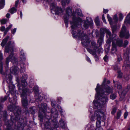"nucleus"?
I'll use <instances>...</instances> for the list:
<instances>
[{"mask_svg": "<svg viewBox=\"0 0 130 130\" xmlns=\"http://www.w3.org/2000/svg\"><path fill=\"white\" fill-rule=\"evenodd\" d=\"M14 108H12V110H10V111H13L15 117L13 116L11 117V121L6 120L5 121V125L7 127L11 126L14 123L17 122L18 124V129L19 130H23L24 126L26 125V119H20V115L21 113L20 110L18 108V107L14 106Z\"/></svg>", "mask_w": 130, "mask_h": 130, "instance_id": "obj_1", "label": "nucleus"}, {"mask_svg": "<svg viewBox=\"0 0 130 130\" xmlns=\"http://www.w3.org/2000/svg\"><path fill=\"white\" fill-rule=\"evenodd\" d=\"M66 15L63 16V18L64 19V22L67 27H68V18L71 15L72 16V21L70 22L71 27L73 30L72 32V35H73V33L74 31H75L76 34L79 31H82L78 29V28L80 25L81 26L80 23L82 21V19L79 18H77L75 14L72 13L71 8L69 7L66 8Z\"/></svg>", "mask_w": 130, "mask_h": 130, "instance_id": "obj_2", "label": "nucleus"}, {"mask_svg": "<svg viewBox=\"0 0 130 130\" xmlns=\"http://www.w3.org/2000/svg\"><path fill=\"white\" fill-rule=\"evenodd\" d=\"M9 38V36H8L4 39L1 43V45L4 47L6 44L5 47V51L6 53H11L9 56L7 58L6 62V66L7 68L9 62L11 61L12 62H14L17 60L13 56V52L14 47V43H11L10 41H9L6 44V43Z\"/></svg>", "mask_w": 130, "mask_h": 130, "instance_id": "obj_3", "label": "nucleus"}, {"mask_svg": "<svg viewBox=\"0 0 130 130\" xmlns=\"http://www.w3.org/2000/svg\"><path fill=\"white\" fill-rule=\"evenodd\" d=\"M73 37L78 38L79 39H80L82 41L83 45L85 47H92L94 50H96L98 47L96 46L95 42L92 41L91 42V45H90V41L88 36L85 34L83 31L78 32L76 34L75 31H74L73 33Z\"/></svg>", "mask_w": 130, "mask_h": 130, "instance_id": "obj_4", "label": "nucleus"}, {"mask_svg": "<svg viewBox=\"0 0 130 130\" xmlns=\"http://www.w3.org/2000/svg\"><path fill=\"white\" fill-rule=\"evenodd\" d=\"M98 85L99 84H98L95 89L97 94L95 95V99L97 101L95 100L93 102L94 105L96 107H98L99 106H100L101 105H104L108 101L107 96L104 94L105 92L106 93V91L105 92L104 90H99L98 88Z\"/></svg>", "mask_w": 130, "mask_h": 130, "instance_id": "obj_5", "label": "nucleus"}, {"mask_svg": "<svg viewBox=\"0 0 130 130\" xmlns=\"http://www.w3.org/2000/svg\"><path fill=\"white\" fill-rule=\"evenodd\" d=\"M41 108L39 109V112L38 114V117L40 118V121L42 122L43 119L45 118L48 119L50 118V113L45 112V110L47 107L46 104L45 103H42L41 104Z\"/></svg>", "mask_w": 130, "mask_h": 130, "instance_id": "obj_6", "label": "nucleus"}, {"mask_svg": "<svg viewBox=\"0 0 130 130\" xmlns=\"http://www.w3.org/2000/svg\"><path fill=\"white\" fill-rule=\"evenodd\" d=\"M19 91L21 93L23 105L26 107L28 105L27 95L28 93V90L26 89H22L20 87H19Z\"/></svg>", "mask_w": 130, "mask_h": 130, "instance_id": "obj_7", "label": "nucleus"}, {"mask_svg": "<svg viewBox=\"0 0 130 130\" xmlns=\"http://www.w3.org/2000/svg\"><path fill=\"white\" fill-rule=\"evenodd\" d=\"M106 79L105 78L102 84L100 87H99V85H98V88L99 90L104 91L105 92L106 91V93L109 94L112 92V89L110 88L109 86L106 85V84H109L110 83V81L108 80H107L106 83Z\"/></svg>", "mask_w": 130, "mask_h": 130, "instance_id": "obj_8", "label": "nucleus"}, {"mask_svg": "<svg viewBox=\"0 0 130 130\" xmlns=\"http://www.w3.org/2000/svg\"><path fill=\"white\" fill-rule=\"evenodd\" d=\"M103 116V113L101 112L98 110L95 111L94 113V118L93 117H91V120L92 121H94V119L97 120L96 123V126L97 127H99L101 126V120L102 118V117Z\"/></svg>", "mask_w": 130, "mask_h": 130, "instance_id": "obj_9", "label": "nucleus"}, {"mask_svg": "<svg viewBox=\"0 0 130 130\" xmlns=\"http://www.w3.org/2000/svg\"><path fill=\"white\" fill-rule=\"evenodd\" d=\"M119 36L120 37H124L126 39H128L130 36L129 31L126 29L124 25L122 26L121 31L120 32Z\"/></svg>", "mask_w": 130, "mask_h": 130, "instance_id": "obj_10", "label": "nucleus"}, {"mask_svg": "<svg viewBox=\"0 0 130 130\" xmlns=\"http://www.w3.org/2000/svg\"><path fill=\"white\" fill-rule=\"evenodd\" d=\"M112 41L114 42L115 44L117 45V47L118 46L119 47H122L123 46V40L118 38V37L116 34L112 35Z\"/></svg>", "mask_w": 130, "mask_h": 130, "instance_id": "obj_11", "label": "nucleus"}, {"mask_svg": "<svg viewBox=\"0 0 130 130\" xmlns=\"http://www.w3.org/2000/svg\"><path fill=\"white\" fill-rule=\"evenodd\" d=\"M50 6L52 9L54 10L57 15L61 14L64 11L60 7L57 6L54 3H51Z\"/></svg>", "mask_w": 130, "mask_h": 130, "instance_id": "obj_12", "label": "nucleus"}, {"mask_svg": "<svg viewBox=\"0 0 130 130\" xmlns=\"http://www.w3.org/2000/svg\"><path fill=\"white\" fill-rule=\"evenodd\" d=\"M116 84L114 85V86L115 87H117L118 89V92L119 93L121 94L122 95H124L127 93L130 87L128 86L127 88L125 89L123 92L122 91V87L121 85L119 83L117 82Z\"/></svg>", "mask_w": 130, "mask_h": 130, "instance_id": "obj_13", "label": "nucleus"}, {"mask_svg": "<svg viewBox=\"0 0 130 130\" xmlns=\"http://www.w3.org/2000/svg\"><path fill=\"white\" fill-rule=\"evenodd\" d=\"M27 78V74H23L22 77V80H21L22 82V87L21 89H24V87H26L27 85V83L26 82V79ZM18 87H19V85L18 86Z\"/></svg>", "mask_w": 130, "mask_h": 130, "instance_id": "obj_14", "label": "nucleus"}, {"mask_svg": "<svg viewBox=\"0 0 130 130\" xmlns=\"http://www.w3.org/2000/svg\"><path fill=\"white\" fill-rule=\"evenodd\" d=\"M93 22L92 20H91L90 21L86 20L84 22L83 26L85 29L88 28L89 26L91 27L93 26Z\"/></svg>", "mask_w": 130, "mask_h": 130, "instance_id": "obj_15", "label": "nucleus"}, {"mask_svg": "<svg viewBox=\"0 0 130 130\" xmlns=\"http://www.w3.org/2000/svg\"><path fill=\"white\" fill-rule=\"evenodd\" d=\"M129 55H130V53L129 54L127 53H125L124 54V58L125 60L124 62V64L125 67L129 66L130 65V62L128 60Z\"/></svg>", "mask_w": 130, "mask_h": 130, "instance_id": "obj_16", "label": "nucleus"}, {"mask_svg": "<svg viewBox=\"0 0 130 130\" xmlns=\"http://www.w3.org/2000/svg\"><path fill=\"white\" fill-rule=\"evenodd\" d=\"M45 128L46 129H49L51 130H56V128L57 127V124H55V126H54V127L53 128V126H52V127L50 125V123L47 122H46L45 124Z\"/></svg>", "mask_w": 130, "mask_h": 130, "instance_id": "obj_17", "label": "nucleus"}, {"mask_svg": "<svg viewBox=\"0 0 130 130\" xmlns=\"http://www.w3.org/2000/svg\"><path fill=\"white\" fill-rule=\"evenodd\" d=\"M100 33L102 34V35H103V34L105 33L107 34L106 37L108 36L109 37H111V33L108 30L105 28H101L100 29Z\"/></svg>", "mask_w": 130, "mask_h": 130, "instance_id": "obj_18", "label": "nucleus"}, {"mask_svg": "<svg viewBox=\"0 0 130 130\" xmlns=\"http://www.w3.org/2000/svg\"><path fill=\"white\" fill-rule=\"evenodd\" d=\"M10 72L14 74H17L19 71V69L17 67L13 66L10 69Z\"/></svg>", "mask_w": 130, "mask_h": 130, "instance_id": "obj_19", "label": "nucleus"}, {"mask_svg": "<svg viewBox=\"0 0 130 130\" xmlns=\"http://www.w3.org/2000/svg\"><path fill=\"white\" fill-rule=\"evenodd\" d=\"M112 48L111 49V53L112 54H116L117 53V45L114 41L112 42Z\"/></svg>", "mask_w": 130, "mask_h": 130, "instance_id": "obj_20", "label": "nucleus"}, {"mask_svg": "<svg viewBox=\"0 0 130 130\" xmlns=\"http://www.w3.org/2000/svg\"><path fill=\"white\" fill-rule=\"evenodd\" d=\"M120 27V26H117L116 25H112L111 26V28L112 33L113 34H115L114 33L116 32L117 30H118Z\"/></svg>", "mask_w": 130, "mask_h": 130, "instance_id": "obj_21", "label": "nucleus"}, {"mask_svg": "<svg viewBox=\"0 0 130 130\" xmlns=\"http://www.w3.org/2000/svg\"><path fill=\"white\" fill-rule=\"evenodd\" d=\"M87 50L89 52L93 55L94 57L97 56L96 50L93 51V50L88 48H87Z\"/></svg>", "mask_w": 130, "mask_h": 130, "instance_id": "obj_22", "label": "nucleus"}, {"mask_svg": "<svg viewBox=\"0 0 130 130\" xmlns=\"http://www.w3.org/2000/svg\"><path fill=\"white\" fill-rule=\"evenodd\" d=\"M103 36V35H100L99 39L98 40V43L99 44L100 47L102 43Z\"/></svg>", "mask_w": 130, "mask_h": 130, "instance_id": "obj_23", "label": "nucleus"}, {"mask_svg": "<svg viewBox=\"0 0 130 130\" xmlns=\"http://www.w3.org/2000/svg\"><path fill=\"white\" fill-rule=\"evenodd\" d=\"M92 35L93 36H95L96 37H99V32L97 30H93L92 31Z\"/></svg>", "mask_w": 130, "mask_h": 130, "instance_id": "obj_24", "label": "nucleus"}, {"mask_svg": "<svg viewBox=\"0 0 130 130\" xmlns=\"http://www.w3.org/2000/svg\"><path fill=\"white\" fill-rule=\"evenodd\" d=\"M60 126L62 128H64L66 127V123L62 119L60 120Z\"/></svg>", "mask_w": 130, "mask_h": 130, "instance_id": "obj_25", "label": "nucleus"}, {"mask_svg": "<svg viewBox=\"0 0 130 130\" xmlns=\"http://www.w3.org/2000/svg\"><path fill=\"white\" fill-rule=\"evenodd\" d=\"M76 11L77 15L82 17H83V15L82 14V11L80 9H77L76 10Z\"/></svg>", "mask_w": 130, "mask_h": 130, "instance_id": "obj_26", "label": "nucleus"}, {"mask_svg": "<svg viewBox=\"0 0 130 130\" xmlns=\"http://www.w3.org/2000/svg\"><path fill=\"white\" fill-rule=\"evenodd\" d=\"M16 9L14 7H13L9 10V12L11 14H13L17 11Z\"/></svg>", "mask_w": 130, "mask_h": 130, "instance_id": "obj_27", "label": "nucleus"}, {"mask_svg": "<svg viewBox=\"0 0 130 130\" xmlns=\"http://www.w3.org/2000/svg\"><path fill=\"white\" fill-rule=\"evenodd\" d=\"M0 73L3 75H4L5 73L3 71V63L2 61H1L0 63Z\"/></svg>", "mask_w": 130, "mask_h": 130, "instance_id": "obj_28", "label": "nucleus"}, {"mask_svg": "<svg viewBox=\"0 0 130 130\" xmlns=\"http://www.w3.org/2000/svg\"><path fill=\"white\" fill-rule=\"evenodd\" d=\"M94 21L97 25L99 26L100 25V23L99 21V17H96L95 18Z\"/></svg>", "mask_w": 130, "mask_h": 130, "instance_id": "obj_29", "label": "nucleus"}, {"mask_svg": "<svg viewBox=\"0 0 130 130\" xmlns=\"http://www.w3.org/2000/svg\"><path fill=\"white\" fill-rule=\"evenodd\" d=\"M8 96H5L4 97H1L0 98L1 102H3L5 101L6 100Z\"/></svg>", "mask_w": 130, "mask_h": 130, "instance_id": "obj_30", "label": "nucleus"}, {"mask_svg": "<svg viewBox=\"0 0 130 130\" xmlns=\"http://www.w3.org/2000/svg\"><path fill=\"white\" fill-rule=\"evenodd\" d=\"M118 19L117 18V14H115L113 18V20L115 24H116L117 23Z\"/></svg>", "mask_w": 130, "mask_h": 130, "instance_id": "obj_31", "label": "nucleus"}, {"mask_svg": "<svg viewBox=\"0 0 130 130\" xmlns=\"http://www.w3.org/2000/svg\"><path fill=\"white\" fill-rule=\"evenodd\" d=\"M121 111L120 110H118L117 113V117L116 118L118 120L120 118L121 116Z\"/></svg>", "mask_w": 130, "mask_h": 130, "instance_id": "obj_32", "label": "nucleus"}, {"mask_svg": "<svg viewBox=\"0 0 130 130\" xmlns=\"http://www.w3.org/2000/svg\"><path fill=\"white\" fill-rule=\"evenodd\" d=\"M117 96L116 94H112L110 95V98L112 100H114L116 98Z\"/></svg>", "mask_w": 130, "mask_h": 130, "instance_id": "obj_33", "label": "nucleus"}, {"mask_svg": "<svg viewBox=\"0 0 130 130\" xmlns=\"http://www.w3.org/2000/svg\"><path fill=\"white\" fill-rule=\"evenodd\" d=\"M20 58L22 59H23L25 60V57L24 54V53L22 52H20Z\"/></svg>", "mask_w": 130, "mask_h": 130, "instance_id": "obj_34", "label": "nucleus"}, {"mask_svg": "<svg viewBox=\"0 0 130 130\" xmlns=\"http://www.w3.org/2000/svg\"><path fill=\"white\" fill-rule=\"evenodd\" d=\"M0 7L1 8L3 7L4 5V0H0Z\"/></svg>", "mask_w": 130, "mask_h": 130, "instance_id": "obj_35", "label": "nucleus"}, {"mask_svg": "<svg viewBox=\"0 0 130 130\" xmlns=\"http://www.w3.org/2000/svg\"><path fill=\"white\" fill-rule=\"evenodd\" d=\"M35 107H33L30 108V113L32 114H34L35 113V110L33 109Z\"/></svg>", "mask_w": 130, "mask_h": 130, "instance_id": "obj_36", "label": "nucleus"}, {"mask_svg": "<svg viewBox=\"0 0 130 130\" xmlns=\"http://www.w3.org/2000/svg\"><path fill=\"white\" fill-rule=\"evenodd\" d=\"M8 20L6 19H4L1 20L0 21L1 24H5L7 21Z\"/></svg>", "mask_w": 130, "mask_h": 130, "instance_id": "obj_37", "label": "nucleus"}, {"mask_svg": "<svg viewBox=\"0 0 130 130\" xmlns=\"http://www.w3.org/2000/svg\"><path fill=\"white\" fill-rule=\"evenodd\" d=\"M33 90L35 92H38L39 91L38 88L37 86H35L33 88Z\"/></svg>", "mask_w": 130, "mask_h": 130, "instance_id": "obj_38", "label": "nucleus"}, {"mask_svg": "<svg viewBox=\"0 0 130 130\" xmlns=\"http://www.w3.org/2000/svg\"><path fill=\"white\" fill-rule=\"evenodd\" d=\"M112 40V39L111 37H109L107 40L106 42L108 44H110Z\"/></svg>", "mask_w": 130, "mask_h": 130, "instance_id": "obj_39", "label": "nucleus"}, {"mask_svg": "<svg viewBox=\"0 0 130 130\" xmlns=\"http://www.w3.org/2000/svg\"><path fill=\"white\" fill-rule=\"evenodd\" d=\"M13 100V101H12L11 100V99L10 98H9V101L11 103H12V104H15V100H14V98H12Z\"/></svg>", "mask_w": 130, "mask_h": 130, "instance_id": "obj_40", "label": "nucleus"}, {"mask_svg": "<svg viewBox=\"0 0 130 130\" xmlns=\"http://www.w3.org/2000/svg\"><path fill=\"white\" fill-rule=\"evenodd\" d=\"M117 109L116 108H113V109L111 112V113L112 114H114L117 111Z\"/></svg>", "mask_w": 130, "mask_h": 130, "instance_id": "obj_41", "label": "nucleus"}, {"mask_svg": "<svg viewBox=\"0 0 130 130\" xmlns=\"http://www.w3.org/2000/svg\"><path fill=\"white\" fill-rule=\"evenodd\" d=\"M128 41L127 40H125L124 42V44H123V46H124V47H126V46L128 44Z\"/></svg>", "mask_w": 130, "mask_h": 130, "instance_id": "obj_42", "label": "nucleus"}, {"mask_svg": "<svg viewBox=\"0 0 130 130\" xmlns=\"http://www.w3.org/2000/svg\"><path fill=\"white\" fill-rule=\"evenodd\" d=\"M104 60L106 62L108 61V57L107 55H105L103 58Z\"/></svg>", "mask_w": 130, "mask_h": 130, "instance_id": "obj_43", "label": "nucleus"}, {"mask_svg": "<svg viewBox=\"0 0 130 130\" xmlns=\"http://www.w3.org/2000/svg\"><path fill=\"white\" fill-rule=\"evenodd\" d=\"M123 18V16L121 13H120L119 15V20L120 21H121L122 20Z\"/></svg>", "mask_w": 130, "mask_h": 130, "instance_id": "obj_44", "label": "nucleus"}, {"mask_svg": "<svg viewBox=\"0 0 130 130\" xmlns=\"http://www.w3.org/2000/svg\"><path fill=\"white\" fill-rule=\"evenodd\" d=\"M128 115V113L127 112H125L124 114V119H126Z\"/></svg>", "mask_w": 130, "mask_h": 130, "instance_id": "obj_45", "label": "nucleus"}, {"mask_svg": "<svg viewBox=\"0 0 130 130\" xmlns=\"http://www.w3.org/2000/svg\"><path fill=\"white\" fill-rule=\"evenodd\" d=\"M17 28H15L11 30V32L13 34H14L16 31Z\"/></svg>", "mask_w": 130, "mask_h": 130, "instance_id": "obj_46", "label": "nucleus"}, {"mask_svg": "<svg viewBox=\"0 0 130 130\" xmlns=\"http://www.w3.org/2000/svg\"><path fill=\"white\" fill-rule=\"evenodd\" d=\"M102 19L103 21V22L105 23H106V22L105 20V18L104 14H103L102 17Z\"/></svg>", "mask_w": 130, "mask_h": 130, "instance_id": "obj_47", "label": "nucleus"}, {"mask_svg": "<svg viewBox=\"0 0 130 130\" xmlns=\"http://www.w3.org/2000/svg\"><path fill=\"white\" fill-rule=\"evenodd\" d=\"M5 28L4 26H3L1 27L0 30H1L2 31H5Z\"/></svg>", "mask_w": 130, "mask_h": 130, "instance_id": "obj_48", "label": "nucleus"}, {"mask_svg": "<svg viewBox=\"0 0 130 130\" xmlns=\"http://www.w3.org/2000/svg\"><path fill=\"white\" fill-rule=\"evenodd\" d=\"M11 79L10 77H9V78H8L7 79V83H8V81L9 82V83L10 84H11L12 83V82H11Z\"/></svg>", "mask_w": 130, "mask_h": 130, "instance_id": "obj_49", "label": "nucleus"}, {"mask_svg": "<svg viewBox=\"0 0 130 130\" xmlns=\"http://www.w3.org/2000/svg\"><path fill=\"white\" fill-rule=\"evenodd\" d=\"M3 59V55L1 53V52L0 51V60H2Z\"/></svg>", "mask_w": 130, "mask_h": 130, "instance_id": "obj_50", "label": "nucleus"}, {"mask_svg": "<svg viewBox=\"0 0 130 130\" xmlns=\"http://www.w3.org/2000/svg\"><path fill=\"white\" fill-rule=\"evenodd\" d=\"M86 60L89 62H91V61L90 59L87 56L86 57Z\"/></svg>", "mask_w": 130, "mask_h": 130, "instance_id": "obj_51", "label": "nucleus"}, {"mask_svg": "<svg viewBox=\"0 0 130 130\" xmlns=\"http://www.w3.org/2000/svg\"><path fill=\"white\" fill-rule=\"evenodd\" d=\"M61 3L62 5L63 6H65L66 5V3L64 1H61Z\"/></svg>", "mask_w": 130, "mask_h": 130, "instance_id": "obj_52", "label": "nucleus"}, {"mask_svg": "<svg viewBox=\"0 0 130 130\" xmlns=\"http://www.w3.org/2000/svg\"><path fill=\"white\" fill-rule=\"evenodd\" d=\"M108 19V20L110 24H111V23L112 22V19L111 18V17H110L109 18H107Z\"/></svg>", "mask_w": 130, "mask_h": 130, "instance_id": "obj_53", "label": "nucleus"}, {"mask_svg": "<svg viewBox=\"0 0 130 130\" xmlns=\"http://www.w3.org/2000/svg\"><path fill=\"white\" fill-rule=\"evenodd\" d=\"M19 0H17L16 2L15 3V7H17V6H18V3H19Z\"/></svg>", "mask_w": 130, "mask_h": 130, "instance_id": "obj_54", "label": "nucleus"}, {"mask_svg": "<svg viewBox=\"0 0 130 130\" xmlns=\"http://www.w3.org/2000/svg\"><path fill=\"white\" fill-rule=\"evenodd\" d=\"M118 69V66L117 65H115L114 67V70H117Z\"/></svg>", "mask_w": 130, "mask_h": 130, "instance_id": "obj_55", "label": "nucleus"}, {"mask_svg": "<svg viewBox=\"0 0 130 130\" xmlns=\"http://www.w3.org/2000/svg\"><path fill=\"white\" fill-rule=\"evenodd\" d=\"M108 9H104L103 11V12L105 13H106L108 12Z\"/></svg>", "mask_w": 130, "mask_h": 130, "instance_id": "obj_56", "label": "nucleus"}, {"mask_svg": "<svg viewBox=\"0 0 130 130\" xmlns=\"http://www.w3.org/2000/svg\"><path fill=\"white\" fill-rule=\"evenodd\" d=\"M10 14L9 13H8L6 15V17L8 18L9 17Z\"/></svg>", "mask_w": 130, "mask_h": 130, "instance_id": "obj_57", "label": "nucleus"}, {"mask_svg": "<svg viewBox=\"0 0 130 130\" xmlns=\"http://www.w3.org/2000/svg\"><path fill=\"white\" fill-rule=\"evenodd\" d=\"M12 25H9L8 27H7V28H8L9 29H11L12 27Z\"/></svg>", "mask_w": 130, "mask_h": 130, "instance_id": "obj_58", "label": "nucleus"}, {"mask_svg": "<svg viewBox=\"0 0 130 130\" xmlns=\"http://www.w3.org/2000/svg\"><path fill=\"white\" fill-rule=\"evenodd\" d=\"M65 0L67 3L69 4L71 0Z\"/></svg>", "mask_w": 130, "mask_h": 130, "instance_id": "obj_59", "label": "nucleus"}, {"mask_svg": "<svg viewBox=\"0 0 130 130\" xmlns=\"http://www.w3.org/2000/svg\"><path fill=\"white\" fill-rule=\"evenodd\" d=\"M20 17L21 18H22V12L21 11H20Z\"/></svg>", "mask_w": 130, "mask_h": 130, "instance_id": "obj_60", "label": "nucleus"}, {"mask_svg": "<svg viewBox=\"0 0 130 130\" xmlns=\"http://www.w3.org/2000/svg\"><path fill=\"white\" fill-rule=\"evenodd\" d=\"M95 58V60L96 61H98V58L97 56H97L96 57H94Z\"/></svg>", "mask_w": 130, "mask_h": 130, "instance_id": "obj_61", "label": "nucleus"}, {"mask_svg": "<svg viewBox=\"0 0 130 130\" xmlns=\"http://www.w3.org/2000/svg\"><path fill=\"white\" fill-rule=\"evenodd\" d=\"M2 108V105L0 103V111H1V110Z\"/></svg>", "mask_w": 130, "mask_h": 130, "instance_id": "obj_62", "label": "nucleus"}, {"mask_svg": "<svg viewBox=\"0 0 130 130\" xmlns=\"http://www.w3.org/2000/svg\"><path fill=\"white\" fill-rule=\"evenodd\" d=\"M9 30V29L8 28H5V31L7 32Z\"/></svg>", "mask_w": 130, "mask_h": 130, "instance_id": "obj_63", "label": "nucleus"}, {"mask_svg": "<svg viewBox=\"0 0 130 130\" xmlns=\"http://www.w3.org/2000/svg\"><path fill=\"white\" fill-rule=\"evenodd\" d=\"M9 30V29L8 28H5V31L7 32Z\"/></svg>", "mask_w": 130, "mask_h": 130, "instance_id": "obj_64", "label": "nucleus"}]
</instances>
